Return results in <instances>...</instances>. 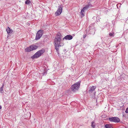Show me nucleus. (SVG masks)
<instances>
[{
  "instance_id": "9b49d317",
  "label": "nucleus",
  "mask_w": 128,
  "mask_h": 128,
  "mask_svg": "<svg viewBox=\"0 0 128 128\" xmlns=\"http://www.w3.org/2000/svg\"><path fill=\"white\" fill-rule=\"evenodd\" d=\"M96 87L94 86H92L90 87V90H89V92H92L94 90H95Z\"/></svg>"
},
{
  "instance_id": "f3484780",
  "label": "nucleus",
  "mask_w": 128,
  "mask_h": 128,
  "mask_svg": "<svg viewBox=\"0 0 128 128\" xmlns=\"http://www.w3.org/2000/svg\"><path fill=\"white\" fill-rule=\"evenodd\" d=\"M86 6V9L87 10L88 8L92 7V5L90 4H88V5L86 6Z\"/></svg>"
},
{
  "instance_id": "0eeeda50",
  "label": "nucleus",
  "mask_w": 128,
  "mask_h": 128,
  "mask_svg": "<svg viewBox=\"0 0 128 128\" xmlns=\"http://www.w3.org/2000/svg\"><path fill=\"white\" fill-rule=\"evenodd\" d=\"M40 56V50L38 51L34 55L31 57V58H38Z\"/></svg>"
},
{
  "instance_id": "7ed1b4c3",
  "label": "nucleus",
  "mask_w": 128,
  "mask_h": 128,
  "mask_svg": "<svg viewBox=\"0 0 128 128\" xmlns=\"http://www.w3.org/2000/svg\"><path fill=\"white\" fill-rule=\"evenodd\" d=\"M38 46L36 45H31L28 47L27 48L25 49L26 52H30L32 50H35L37 49Z\"/></svg>"
},
{
  "instance_id": "f03ea898",
  "label": "nucleus",
  "mask_w": 128,
  "mask_h": 128,
  "mask_svg": "<svg viewBox=\"0 0 128 128\" xmlns=\"http://www.w3.org/2000/svg\"><path fill=\"white\" fill-rule=\"evenodd\" d=\"M80 81H79L72 85L71 87L72 90L74 92H75L78 90L80 88Z\"/></svg>"
},
{
  "instance_id": "423d86ee",
  "label": "nucleus",
  "mask_w": 128,
  "mask_h": 128,
  "mask_svg": "<svg viewBox=\"0 0 128 128\" xmlns=\"http://www.w3.org/2000/svg\"><path fill=\"white\" fill-rule=\"evenodd\" d=\"M92 24H91L90 25V26L89 27L88 31L90 32L89 33L90 34H95V28L94 27H92Z\"/></svg>"
},
{
  "instance_id": "4be33fe9",
  "label": "nucleus",
  "mask_w": 128,
  "mask_h": 128,
  "mask_svg": "<svg viewBox=\"0 0 128 128\" xmlns=\"http://www.w3.org/2000/svg\"><path fill=\"white\" fill-rule=\"evenodd\" d=\"M121 4H118L117 5V7L118 8V6H119L120 7L121 6Z\"/></svg>"
},
{
  "instance_id": "dca6fc26",
  "label": "nucleus",
  "mask_w": 128,
  "mask_h": 128,
  "mask_svg": "<svg viewBox=\"0 0 128 128\" xmlns=\"http://www.w3.org/2000/svg\"><path fill=\"white\" fill-rule=\"evenodd\" d=\"M45 52V49H42L40 50V56Z\"/></svg>"
},
{
  "instance_id": "20e7f679",
  "label": "nucleus",
  "mask_w": 128,
  "mask_h": 128,
  "mask_svg": "<svg viewBox=\"0 0 128 128\" xmlns=\"http://www.w3.org/2000/svg\"><path fill=\"white\" fill-rule=\"evenodd\" d=\"M109 120L110 121L115 122H118L120 121V119L116 117L109 118Z\"/></svg>"
},
{
  "instance_id": "6ab92c4d",
  "label": "nucleus",
  "mask_w": 128,
  "mask_h": 128,
  "mask_svg": "<svg viewBox=\"0 0 128 128\" xmlns=\"http://www.w3.org/2000/svg\"><path fill=\"white\" fill-rule=\"evenodd\" d=\"M94 123V122H91V126L93 128H94L95 126V123Z\"/></svg>"
},
{
  "instance_id": "6e6552de",
  "label": "nucleus",
  "mask_w": 128,
  "mask_h": 128,
  "mask_svg": "<svg viewBox=\"0 0 128 128\" xmlns=\"http://www.w3.org/2000/svg\"><path fill=\"white\" fill-rule=\"evenodd\" d=\"M73 38L72 36L70 35H67L65 36L63 38V40H64L65 39L66 40H72Z\"/></svg>"
},
{
  "instance_id": "a878e982",
  "label": "nucleus",
  "mask_w": 128,
  "mask_h": 128,
  "mask_svg": "<svg viewBox=\"0 0 128 128\" xmlns=\"http://www.w3.org/2000/svg\"><path fill=\"white\" fill-rule=\"evenodd\" d=\"M86 32H87V30H86Z\"/></svg>"
},
{
  "instance_id": "f257e3e1",
  "label": "nucleus",
  "mask_w": 128,
  "mask_h": 128,
  "mask_svg": "<svg viewBox=\"0 0 128 128\" xmlns=\"http://www.w3.org/2000/svg\"><path fill=\"white\" fill-rule=\"evenodd\" d=\"M61 35L60 34H57V36L55 37L54 40V42L55 43V49L56 51L57 52L58 54V50L60 46H62L60 43L61 39Z\"/></svg>"
},
{
  "instance_id": "a211bd4d",
  "label": "nucleus",
  "mask_w": 128,
  "mask_h": 128,
  "mask_svg": "<svg viewBox=\"0 0 128 128\" xmlns=\"http://www.w3.org/2000/svg\"><path fill=\"white\" fill-rule=\"evenodd\" d=\"M109 35L110 37H113L114 35V32L112 33H110L109 34Z\"/></svg>"
},
{
  "instance_id": "5701e85b",
  "label": "nucleus",
  "mask_w": 128,
  "mask_h": 128,
  "mask_svg": "<svg viewBox=\"0 0 128 128\" xmlns=\"http://www.w3.org/2000/svg\"><path fill=\"white\" fill-rule=\"evenodd\" d=\"M40 38H41V36H42V32H43V31L42 30H40Z\"/></svg>"
},
{
  "instance_id": "b1692460",
  "label": "nucleus",
  "mask_w": 128,
  "mask_h": 128,
  "mask_svg": "<svg viewBox=\"0 0 128 128\" xmlns=\"http://www.w3.org/2000/svg\"><path fill=\"white\" fill-rule=\"evenodd\" d=\"M86 36V34H84L83 36V38H84Z\"/></svg>"
},
{
  "instance_id": "aec40b11",
  "label": "nucleus",
  "mask_w": 128,
  "mask_h": 128,
  "mask_svg": "<svg viewBox=\"0 0 128 128\" xmlns=\"http://www.w3.org/2000/svg\"><path fill=\"white\" fill-rule=\"evenodd\" d=\"M30 3V2L29 0H26L25 2V4H29Z\"/></svg>"
},
{
  "instance_id": "1a4fd4ad",
  "label": "nucleus",
  "mask_w": 128,
  "mask_h": 128,
  "mask_svg": "<svg viewBox=\"0 0 128 128\" xmlns=\"http://www.w3.org/2000/svg\"><path fill=\"white\" fill-rule=\"evenodd\" d=\"M40 38V30H39L36 34L35 40H37Z\"/></svg>"
},
{
  "instance_id": "f8f14e48",
  "label": "nucleus",
  "mask_w": 128,
  "mask_h": 128,
  "mask_svg": "<svg viewBox=\"0 0 128 128\" xmlns=\"http://www.w3.org/2000/svg\"><path fill=\"white\" fill-rule=\"evenodd\" d=\"M43 68L44 70V72H42L41 74H42V75L44 76V75L46 74V67L45 66H44V67H43ZM41 74V73H40V74Z\"/></svg>"
},
{
  "instance_id": "412c9836",
  "label": "nucleus",
  "mask_w": 128,
  "mask_h": 128,
  "mask_svg": "<svg viewBox=\"0 0 128 128\" xmlns=\"http://www.w3.org/2000/svg\"><path fill=\"white\" fill-rule=\"evenodd\" d=\"M125 112L126 113H128V107L126 108Z\"/></svg>"
},
{
  "instance_id": "393cba45",
  "label": "nucleus",
  "mask_w": 128,
  "mask_h": 128,
  "mask_svg": "<svg viewBox=\"0 0 128 128\" xmlns=\"http://www.w3.org/2000/svg\"><path fill=\"white\" fill-rule=\"evenodd\" d=\"M2 107L0 105V109H2Z\"/></svg>"
},
{
  "instance_id": "9d476101",
  "label": "nucleus",
  "mask_w": 128,
  "mask_h": 128,
  "mask_svg": "<svg viewBox=\"0 0 128 128\" xmlns=\"http://www.w3.org/2000/svg\"><path fill=\"white\" fill-rule=\"evenodd\" d=\"M86 6H85L83 8L81 12H80V14L82 15L81 17L82 18L84 16V10H86Z\"/></svg>"
},
{
  "instance_id": "2eb2a0df",
  "label": "nucleus",
  "mask_w": 128,
  "mask_h": 128,
  "mask_svg": "<svg viewBox=\"0 0 128 128\" xmlns=\"http://www.w3.org/2000/svg\"><path fill=\"white\" fill-rule=\"evenodd\" d=\"M4 87V84H3L2 86L0 88V91L1 93H3L4 92V91L3 90V88Z\"/></svg>"
},
{
  "instance_id": "ddd939ff",
  "label": "nucleus",
  "mask_w": 128,
  "mask_h": 128,
  "mask_svg": "<svg viewBox=\"0 0 128 128\" xmlns=\"http://www.w3.org/2000/svg\"><path fill=\"white\" fill-rule=\"evenodd\" d=\"M6 31L8 34L11 33L12 32V31L9 27H8L6 29Z\"/></svg>"
},
{
  "instance_id": "4468645a",
  "label": "nucleus",
  "mask_w": 128,
  "mask_h": 128,
  "mask_svg": "<svg viewBox=\"0 0 128 128\" xmlns=\"http://www.w3.org/2000/svg\"><path fill=\"white\" fill-rule=\"evenodd\" d=\"M104 127L106 128H112L111 125L110 124H106L105 126Z\"/></svg>"
},
{
  "instance_id": "39448f33",
  "label": "nucleus",
  "mask_w": 128,
  "mask_h": 128,
  "mask_svg": "<svg viewBox=\"0 0 128 128\" xmlns=\"http://www.w3.org/2000/svg\"><path fill=\"white\" fill-rule=\"evenodd\" d=\"M62 6H60L58 7V10L55 13V14L56 16H58L60 14L62 10Z\"/></svg>"
}]
</instances>
